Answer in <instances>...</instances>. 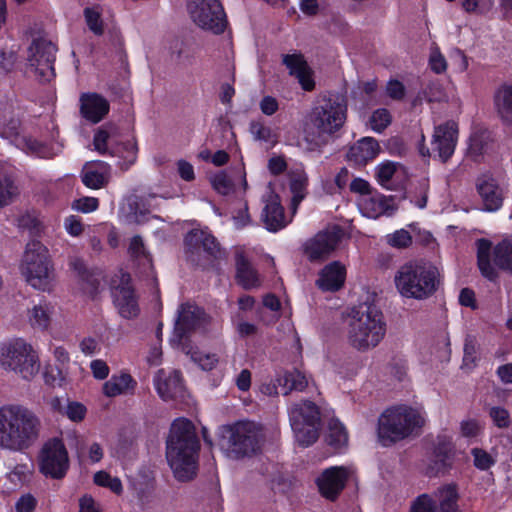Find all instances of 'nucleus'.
Here are the masks:
<instances>
[{
    "mask_svg": "<svg viewBox=\"0 0 512 512\" xmlns=\"http://www.w3.org/2000/svg\"><path fill=\"white\" fill-rule=\"evenodd\" d=\"M43 425L40 417L20 404L0 407V449L23 453L40 440Z\"/></svg>",
    "mask_w": 512,
    "mask_h": 512,
    "instance_id": "obj_1",
    "label": "nucleus"
},
{
    "mask_svg": "<svg viewBox=\"0 0 512 512\" xmlns=\"http://www.w3.org/2000/svg\"><path fill=\"white\" fill-rule=\"evenodd\" d=\"M199 440L195 427L185 418L176 419L166 441V458L175 478L193 479L198 469Z\"/></svg>",
    "mask_w": 512,
    "mask_h": 512,
    "instance_id": "obj_2",
    "label": "nucleus"
},
{
    "mask_svg": "<svg viewBox=\"0 0 512 512\" xmlns=\"http://www.w3.org/2000/svg\"><path fill=\"white\" fill-rule=\"evenodd\" d=\"M345 332L347 342L352 348L366 352L377 347L384 339L386 322L376 306L363 303L347 314Z\"/></svg>",
    "mask_w": 512,
    "mask_h": 512,
    "instance_id": "obj_3",
    "label": "nucleus"
},
{
    "mask_svg": "<svg viewBox=\"0 0 512 512\" xmlns=\"http://www.w3.org/2000/svg\"><path fill=\"white\" fill-rule=\"evenodd\" d=\"M426 421L425 412L406 404L386 409L378 420V439L383 446L417 434Z\"/></svg>",
    "mask_w": 512,
    "mask_h": 512,
    "instance_id": "obj_4",
    "label": "nucleus"
},
{
    "mask_svg": "<svg viewBox=\"0 0 512 512\" xmlns=\"http://www.w3.org/2000/svg\"><path fill=\"white\" fill-rule=\"evenodd\" d=\"M346 120V106L331 99L314 107L303 123V137L311 149L326 144Z\"/></svg>",
    "mask_w": 512,
    "mask_h": 512,
    "instance_id": "obj_5",
    "label": "nucleus"
},
{
    "mask_svg": "<svg viewBox=\"0 0 512 512\" xmlns=\"http://www.w3.org/2000/svg\"><path fill=\"white\" fill-rule=\"evenodd\" d=\"M439 277L438 269L431 263L410 261L397 270L394 283L401 296L423 300L435 293Z\"/></svg>",
    "mask_w": 512,
    "mask_h": 512,
    "instance_id": "obj_6",
    "label": "nucleus"
},
{
    "mask_svg": "<svg viewBox=\"0 0 512 512\" xmlns=\"http://www.w3.org/2000/svg\"><path fill=\"white\" fill-rule=\"evenodd\" d=\"M265 440V431L261 425L252 421H239L222 428L220 446L228 458L240 459L259 453Z\"/></svg>",
    "mask_w": 512,
    "mask_h": 512,
    "instance_id": "obj_7",
    "label": "nucleus"
},
{
    "mask_svg": "<svg viewBox=\"0 0 512 512\" xmlns=\"http://www.w3.org/2000/svg\"><path fill=\"white\" fill-rule=\"evenodd\" d=\"M20 270L26 282L33 288L49 290L54 269L47 247L38 240L27 243Z\"/></svg>",
    "mask_w": 512,
    "mask_h": 512,
    "instance_id": "obj_8",
    "label": "nucleus"
},
{
    "mask_svg": "<svg viewBox=\"0 0 512 512\" xmlns=\"http://www.w3.org/2000/svg\"><path fill=\"white\" fill-rule=\"evenodd\" d=\"M56 52V45L48 38L33 37L27 48L26 71L41 83L51 81L55 77Z\"/></svg>",
    "mask_w": 512,
    "mask_h": 512,
    "instance_id": "obj_9",
    "label": "nucleus"
},
{
    "mask_svg": "<svg viewBox=\"0 0 512 512\" xmlns=\"http://www.w3.org/2000/svg\"><path fill=\"white\" fill-rule=\"evenodd\" d=\"M289 419L296 441L302 446L313 444L319 436L320 410L311 401H302L291 406Z\"/></svg>",
    "mask_w": 512,
    "mask_h": 512,
    "instance_id": "obj_10",
    "label": "nucleus"
},
{
    "mask_svg": "<svg viewBox=\"0 0 512 512\" xmlns=\"http://www.w3.org/2000/svg\"><path fill=\"white\" fill-rule=\"evenodd\" d=\"M2 364L18 373L23 379H32L39 371L38 357L32 347L22 340H16L3 347Z\"/></svg>",
    "mask_w": 512,
    "mask_h": 512,
    "instance_id": "obj_11",
    "label": "nucleus"
},
{
    "mask_svg": "<svg viewBox=\"0 0 512 512\" xmlns=\"http://www.w3.org/2000/svg\"><path fill=\"white\" fill-rule=\"evenodd\" d=\"M187 9L198 27L214 34L224 31L226 17L219 0H188Z\"/></svg>",
    "mask_w": 512,
    "mask_h": 512,
    "instance_id": "obj_12",
    "label": "nucleus"
},
{
    "mask_svg": "<svg viewBox=\"0 0 512 512\" xmlns=\"http://www.w3.org/2000/svg\"><path fill=\"white\" fill-rule=\"evenodd\" d=\"M68 468V452L63 441L59 438L47 441L41 451V473L53 479H62Z\"/></svg>",
    "mask_w": 512,
    "mask_h": 512,
    "instance_id": "obj_13",
    "label": "nucleus"
},
{
    "mask_svg": "<svg viewBox=\"0 0 512 512\" xmlns=\"http://www.w3.org/2000/svg\"><path fill=\"white\" fill-rule=\"evenodd\" d=\"M342 238L343 230L340 227H327L305 243V254L311 261L324 260L338 248Z\"/></svg>",
    "mask_w": 512,
    "mask_h": 512,
    "instance_id": "obj_14",
    "label": "nucleus"
},
{
    "mask_svg": "<svg viewBox=\"0 0 512 512\" xmlns=\"http://www.w3.org/2000/svg\"><path fill=\"white\" fill-rule=\"evenodd\" d=\"M185 245L188 258L195 263L200 262L202 253L213 258H217L221 254L218 242L205 230L190 231L185 237Z\"/></svg>",
    "mask_w": 512,
    "mask_h": 512,
    "instance_id": "obj_15",
    "label": "nucleus"
},
{
    "mask_svg": "<svg viewBox=\"0 0 512 512\" xmlns=\"http://www.w3.org/2000/svg\"><path fill=\"white\" fill-rule=\"evenodd\" d=\"M349 470L345 467H330L322 471L315 479V484L322 497L335 501L345 487Z\"/></svg>",
    "mask_w": 512,
    "mask_h": 512,
    "instance_id": "obj_16",
    "label": "nucleus"
},
{
    "mask_svg": "<svg viewBox=\"0 0 512 512\" xmlns=\"http://www.w3.org/2000/svg\"><path fill=\"white\" fill-rule=\"evenodd\" d=\"M458 138V126L447 121L435 127L431 141V150L442 162H446L454 153Z\"/></svg>",
    "mask_w": 512,
    "mask_h": 512,
    "instance_id": "obj_17",
    "label": "nucleus"
},
{
    "mask_svg": "<svg viewBox=\"0 0 512 512\" xmlns=\"http://www.w3.org/2000/svg\"><path fill=\"white\" fill-rule=\"evenodd\" d=\"M263 203L264 207L261 218L266 228L271 232H277L283 229L288 224V221L285 217L280 198L274 192L270 184L266 187V191L263 195Z\"/></svg>",
    "mask_w": 512,
    "mask_h": 512,
    "instance_id": "obj_18",
    "label": "nucleus"
},
{
    "mask_svg": "<svg viewBox=\"0 0 512 512\" xmlns=\"http://www.w3.org/2000/svg\"><path fill=\"white\" fill-rule=\"evenodd\" d=\"M205 323L204 311L192 304H183L178 310V318L174 328V338H177L179 344L189 333L203 326Z\"/></svg>",
    "mask_w": 512,
    "mask_h": 512,
    "instance_id": "obj_19",
    "label": "nucleus"
},
{
    "mask_svg": "<svg viewBox=\"0 0 512 512\" xmlns=\"http://www.w3.org/2000/svg\"><path fill=\"white\" fill-rule=\"evenodd\" d=\"M358 205L362 214L372 219L382 215H391L396 210L393 199L378 192L361 196Z\"/></svg>",
    "mask_w": 512,
    "mask_h": 512,
    "instance_id": "obj_20",
    "label": "nucleus"
},
{
    "mask_svg": "<svg viewBox=\"0 0 512 512\" xmlns=\"http://www.w3.org/2000/svg\"><path fill=\"white\" fill-rule=\"evenodd\" d=\"M80 114L91 123H98L109 112V102L98 93H82L79 98Z\"/></svg>",
    "mask_w": 512,
    "mask_h": 512,
    "instance_id": "obj_21",
    "label": "nucleus"
},
{
    "mask_svg": "<svg viewBox=\"0 0 512 512\" xmlns=\"http://www.w3.org/2000/svg\"><path fill=\"white\" fill-rule=\"evenodd\" d=\"M283 64L294 76L305 91H311L315 87L314 73L301 54H286L282 58Z\"/></svg>",
    "mask_w": 512,
    "mask_h": 512,
    "instance_id": "obj_22",
    "label": "nucleus"
},
{
    "mask_svg": "<svg viewBox=\"0 0 512 512\" xmlns=\"http://www.w3.org/2000/svg\"><path fill=\"white\" fill-rule=\"evenodd\" d=\"M476 186L486 211L493 212L502 206L503 190L493 177L488 175L479 177Z\"/></svg>",
    "mask_w": 512,
    "mask_h": 512,
    "instance_id": "obj_23",
    "label": "nucleus"
},
{
    "mask_svg": "<svg viewBox=\"0 0 512 512\" xmlns=\"http://www.w3.org/2000/svg\"><path fill=\"white\" fill-rule=\"evenodd\" d=\"M68 265L78 277L84 292L94 297L100 285L101 273L88 269L85 261L77 256L69 257Z\"/></svg>",
    "mask_w": 512,
    "mask_h": 512,
    "instance_id": "obj_24",
    "label": "nucleus"
},
{
    "mask_svg": "<svg viewBox=\"0 0 512 512\" xmlns=\"http://www.w3.org/2000/svg\"><path fill=\"white\" fill-rule=\"evenodd\" d=\"M345 278V266L338 261H334L320 271L316 284L322 291L334 292L343 286Z\"/></svg>",
    "mask_w": 512,
    "mask_h": 512,
    "instance_id": "obj_25",
    "label": "nucleus"
},
{
    "mask_svg": "<svg viewBox=\"0 0 512 512\" xmlns=\"http://www.w3.org/2000/svg\"><path fill=\"white\" fill-rule=\"evenodd\" d=\"M154 382L158 394L164 400L174 399L183 394L181 376L177 371L166 373L164 370H159Z\"/></svg>",
    "mask_w": 512,
    "mask_h": 512,
    "instance_id": "obj_26",
    "label": "nucleus"
},
{
    "mask_svg": "<svg viewBox=\"0 0 512 512\" xmlns=\"http://www.w3.org/2000/svg\"><path fill=\"white\" fill-rule=\"evenodd\" d=\"M81 179L88 188H103L109 181V166L101 161L86 163L82 169Z\"/></svg>",
    "mask_w": 512,
    "mask_h": 512,
    "instance_id": "obj_27",
    "label": "nucleus"
},
{
    "mask_svg": "<svg viewBox=\"0 0 512 512\" xmlns=\"http://www.w3.org/2000/svg\"><path fill=\"white\" fill-rule=\"evenodd\" d=\"M379 144L372 137H364L352 145L348 151V160L362 165L374 159L379 153Z\"/></svg>",
    "mask_w": 512,
    "mask_h": 512,
    "instance_id": "obj_28",
    "label": "nucleus"
},
{
    "mask_svg": "<svg viewBox=\"0 0 512 512\" xmlns=\"http://www.w3.org/2000/svg\"><path fill=\"white\" fill-rule=\"evenodd\" d=\"M111 293L119 313L128 317V275L123 269L111 279Z\"/></svg>",
    "mask_w": 512,
    "mask_h": 512,
    "instance_id": "obj_29",
    "label": "nucleus"
},
{
    "mask_svg": "<svg viewBox=\"0 0 512 512\" xmlns=\"http://www.w3.org/2000/svg\"><path fill=\"white\" fill-rule=\"evenodd\" d=\"M308 187V175L303 168H297L290 173V191L292 194V209L296 211L298 205L306 197Z\"/></svg>",
    "mask_w": 512,
    "mask_h": 512,
    "instance_id": "obj_30",
    "label": "nucleus"
},
{
    "mask_svg": "<svg viewBox=\"0 0 512 512\" xmlns=\"http://www.w3.org/2000/svg\"><path fill=\"white\" fill-rule=\"evenodd\" d=\"M236 271L237 280L245 289L254 288L259 285L256 271L241 251L236 253Z\"/></svg>",
    "mask_w": 512,
    "mask_h": 512,
    "instance_id": "obj_31",
    "label": "nucleus"
},
{
    "mask_svg": "<svg viewBox=\"0 0 512 512\" xmlns=\"http://www.w3.org/2000/svg\"><path fill=\"white\" fill-rule=\"evenodd\" d=\"M494 104L501 119L512 124V86L503 85L498 88L494 95Z\"/></svg>",
    "mask_w": 512,
    "mask_h": 512,
    "instance_id": "obj_32",
    "label": "nucleus"
},
{
    "mask_svg": "<svg viewBox=\"0 0 512 512\" xmlns=\"http://www.w3.org/2000/svg\"><path fill=\"white\" fill-rule=\"evenodd\" d=\"M433 498L437 501L439 512H457L458 511V492L455 486L447 485L439 488L433 494Z\"/></svg>",
    "mask_w": 512,
    "mask_h": 512,
    "instance_id": "obj_33",
    "label": "nucleus"
},
{
    "mask_svg": "<svg viewBox=\"0 0 512 512\" xmlns=\"http://www.w3.org/2000/svg\"><path fill=\"white\" fill-rule=\"evenodd\" d=\"M490 135L485 131L475 132L469 139L468 155L474 161H480L492 148Z\"/></svg>",
    "mask_w": 512,
    "mask_h": 512,
    "instance_id": "obj_34",
    "label": "nucleus"
},
{
    "mask_svg": "<svg viewBox=\"0 0 512 512\" xmlns=\"http://www.w3.org/2000/svg\"><path fill=\"white\" fill-rule=\"evenodd\" d=\"M325 439L328 445L335 449H340L347 445L348 433L338 419H331L329 421Z\"/></svg>",
    "mask_w": 512,
    "mask_h": 512,
    "instance_id": "obj_35",
    "label": "nucleus"
},
{
    "mask_svg": "<svg viewBox=\"0 0 512 512\" xmlns=\"http://www.w3.org/2000/svg\"><path fill=\"white\" fill-rule=\"evenodd\" d=\"M491 243L486 239H479L477 241V258L478 266L484 277L489 280L496 278V271L489 261Z\"/></svg>",
    "mask_w": 512,
    "mask_h": 512,
    "instance_id": "obj_36",
    "label": "nucleus"
},
{
    "mask_svg": "<svg viewBox=\"0 0 512 512\" xmlns=\"http://www.w3.org/2000/svg\"><path fill=\"white\" fill-rule=\"evenodd\" d=\"M280 386L284 387L283 394L287 395L292 390L303 391L308 386V378L298 370L286 372L277 379Z\"/></svg>",
    "mask_w": 512,
    "mask_h": 512,
    "instance_id": "obj_37",
    "label": "nucleus"
},
{
    "mask_svg": "<svg viewBox=\"0 0 512 512\" xmlns=\"http://www.w3.org/2000/svg\"><path fill=\"white\" fill-rule=\"evenodd\" d=\"M403 173V167L395 162H383L377 167V179L386 188H390V182L395 176Z\"/></svg>",
    "mask_w": 512,
    "mask_h": 512,
    "instance_id": "obj_38",
    "label": "nucleus"
},
{
    "mask_svg": "<svg viewBox=\"0 0 512 512\" xmlns=\"http://www.w3.org/2000/svg\"><path fill=\"white\" fill-rule=\"evenodd\" d=\"M182 349L186 354H190L191 360L202 370L210 371L214 369L219 362V358L215 353H205L198 350L192 351L191 349H186L184 345Z\"/></svg>",
    "mask_w": 512,
    "mask_h": 512,
    "instance_id": "obj_39",
    "label": "nucleus"
},
{
    "mask_svg": "<svg viewBox=\"0 0 512 512\" xmlns=\"http://www.w3.org/2000/svg\"><path fill=\"white\" fill-rule=\"evenodd\" d=\"M53 307L47 303L35 305L30 312V322L33 326L46 329L50 324Z\"/></svg>",
    "mask_w": 512,
    "mask_h": 512,
    "instance_id": "obj_40",
    "label": "nucleus"
},
{
    "mask_svg": "<svg viewBox=\"0 0 512 512\" xmlns=\"http://www.w3.org/2000/svg\"><path fill=\"white\" fill-rule=\"evenodd\" d=\"M462 368L471 371L478 360V343L474 336L467 335L464 341Z\"/></svg>",
    "mask_w": 512,
    "mask_h": 512,
    "instance_id": "obj_41",
    "label": "nucleus"
},
{
    "mask_svg": "<svg viewBox=\"0 0 512 512\" xmlns=\"http://www.w3.org/2000/svg\"><path fill=\"white\" fill-rule=\"evenodd\" d=\"M494 261L503 268L512 271V245L508 241H502L494 249Z\"/></svg>",
    "mask_w": 512,
    "mask_h": 512,
    "instance_id": "obj_42",
    "label": "nucleus"
},
{
    "mask_svg": "<svg viewBox=\"0 0 512 512\" xmlns=\"http://www.w3.org/2000/svg\"><path fill=\"white\" fill-rule=\"evenodd\" d=\"M128 388V374L122 373L120 376H112L110 380L103 385V393L107 397H115L122 394Z\"/></svg>",
    "mask_w": 512,
    "mask_h": 512,
    "instance_id": "obj_43",
    "label": "nucleus"
},
{
    "mask_svg": "<svg viewBox=\"0 0 512 512\" xmlns=\"http://www.w3.org/2000/svg\"><path fill=\"white\" fill-rule=\"evenodd\" d=\"M213 188L222 195H228L235 189V180L225 171L213 175L210 179Z\"/></svg>",
    "mask_w": 512,
    "mask_h": 512,
    "instance_id": "obj_44",
    "label": "nucleus"
},
{
    "mask_svg": "<svg viewBox=\"0 0 512 512\" xmlns=\"http://www.w3.org/2000/svg\"><path fill=\"white\" fill-rule=\"evenodd\" d=\"M17 195L18 188L14 181L10 177L0 175V207L10 204Z\"/></svg>",
    "mask_w": 512,
    "mask_h": 512,
    "instance_id": "obj_45",
    "label": "nucleus"
},
{
    "mask_svg": "<svg viewBox=\"0 0 512 512\" xmlns=\"http://www.w3.org/2000/svg\"><path fill=\"white\" fill-rule=\"evenodd\" d=\"M408 512H439V510L437 508V501L433 496L424 493L411 502Z\"/></svg>",
    "mask_w": 512,
    "mask_h": 512,
    "instance_id": "obj_46",
    "label": "nucleus"
},
{
    "mask_svg": "<svg viewBox=\"0 0 512 512\" xmlns=\"http://www.w3.org/2000/svg\"><path fill=\"white\" fill-rule=\"evenodd\" d=\"M101 9L99 6L87 7L84 9V17L89 29L96 35H102L104 32L101 19Z\"/></svg>",
    "mask_w": 512,
    "mask_h": 512,
    "instance_id": "obj_47",
    "label": "nucleus"
},
{
    "mask_svg": "<svg viewBox=\"0 0 512 512\" xmlns=\"http://www.w3.org/2000/svg\"><path fill=\"white\" fill-rule=\"evenodd\" d=\"M392 117L389 111L385 108L375 110L369 118V125L371 129L377 133H381L391 123Z\"/></svg>",
    "mask_w": 512,
    "mask_h": 512,
    "instance_id": "obj_48",
    "label": "nucleus"
},
{
    "mask_svg": "<svg viewBox=\"0 0 512 512\" xmlns=\"http://www.w3.org/2000/svg\"><path fill=\"white\" fill-rule=\"evenodd\" d=\"M94 483L98 486L107 487L116 494H120L123 490L120 479L117 477H111V475L105 471H98L95 473Z\"/></svg>",
    "mask_w": 512,
    "mask_h": 512,
    "instance_id": "obj_49",
    "label": "nucleus"
},
{
    "mask_svg": "<svg viewBox=\"0 0 512 512\" xmlns=\"http://www.w3.org/2000/svg\"><path fill=\"white\" fill-rule=\"evenodd\" d=\"M429 193V182L423 179L419 182L415 190L410 194V201L419 209H424L427 205Z\"/></svg>",
    "mask_w": 512,
    "mask_h": 512,
    "instance_id": "obj_50",
    "label": "nucleus"
},
{
    "mask_svg": "<svg viewBox=\"0 0 512 512\" xmlns=\"http://www.w3.org/2000/svg\"><path fill=\"white\" fill-rule=\"evenodd\" d=\"M131 256L139 259V264L144 267L150 266L151 264L150 256L144 247L142 239L138 236L133 237L130 241V257Z\"/></svg>",
    "mask_w": 512,
    "mask_h": 512,
    "instance_id": "obj_51",
    "label": "nucleus"
},
{
    "mask_svg": "<svg viewBox=\"0 0 512 512\" xmlns=\"http://www.w3.org/2000/svg\"><path fill=\"white\" fill-rule=\"evenodd\" d=\"M471 454L473 456L474 466L479 470H488L496 462L495 458L490 453L481 448H473Z\"/></svg>",
    "mask_w": 512,
    "mask_h": 512,
    "instance_id": "obj_52",
    "label": "nucleus"
},
{
    "mask_svg": "<svg viewBox=\"0 0 512 512\" xmlns=\"http://www.w3.org/2000/svg\"><path fill=\"white\" fill-rule=\"evenodd\" d=\"M482 431L483 426L477 419L467 418L460 422V433L465 438H477Z\"/></svg>",
    "mask_w": 512,
    "mask_h": 512,
    "instance_id": "obj_53",
    "label": "nucleus"
},
{
    "mask_svg": "<svg viewBox=\"0 0 512 512\" xmlns=\"http://www.w3.org/2000/svg\"><path fill=\"white\" fill-rule=\"evenodd\" d=\"M493 0H462V8L467 13L485 14L493 7Z\"/></svg>",
    "mask_w": 512,
    "mask_h": 512,
    "instance_id": "obj_54",
    "label": "nucleus"
},
{
    "mask_svg": "<svg viewBox=\"0 0 512 512\" xmlns=\"http://www.w3.org/2000/svg\"><path fill=\"white\" fill-rule=\"evenodd\" d=\"M387 243L395 248H406L412 243L410 233L405 229L396 230L394 233L387 235Z\"/></svg>",
    "mask_w": 512,
    "mask_h": 512,
    "instance_id": "obj_55",
    "label": "nucleus"
},
{
    "mask_svg": "<svg viewBox=\"0 0 512 512\" xmlns=\"http://www.w3.org/2000/svg\"><path fill=\"white\" fill-rule=\"evenodd\" d=\"M489 416L493 423L500 429H505L510 426V414L508 410L500 406L491 407L489 410Z\"/></svg>",
    "mask_w": 512,
    "mask_h": 512,
    "instance_id": "obj_56",
    "label": "nucleus"
},
{
    "mask_svg": "<svg viewBox=\"0 0 512 512\" xmlns=\"http://www.w3.org/2000/svg\"><path fill=\"white\" fill-rule=\"evenodd\" d=\"M429 65L431 69L437 73H443L447 69V62L444 55L440 52L438 47H433L431 49Z\"/></svg>",
    "mask_w": 512,
    "mask_h": 512,
    "instance_id": "obj_57",
    "label": "nucleus"
},
{
    "mask_svg": "<svg viewBox=\"0 0 512 512\" xmlns=\"http://www.w3.org/2000/svg\"><path fill=\"white\" fill-rule=\"evenodd\" d=\"M65 376L58 366H47L44 371L45 383L50 386L61 385Z\"/></svg>",
    "mask_w": 512,
    "mask_h": 512,
    "instance_id": "obj_58",
    "label": "nucleus"
},
{
    "mask_svg": "<svg viewBox=\"0 0 512 512\" xmlns=\"http://www.w3.org/2000/svg\"><path fill=\"white\" fill-rule=\"evenodd\" d=\"M99 206V200L94 197H82L73 202V208L83 213L95 211Z\"/></svg>",
    "mask_w": 512,
    "mask_h": 512,
    "instance_id": "obj_59",
    "label": "nucleus"
},
{
    "mask_svg": "<svg viewBox=\"0 0 512 512\" xmlns=\"http://www.w3.org/2000/svg\"><path fill=\"white\" fill-rule=\"evenodd\" d=\"M86 414V408L83 404L79 402H71L68 404L66 409L67 417L74 421L79 422L82 421Z\"/></svg>",
    "mask_w": 512,
    "mask_h": 512,
    "instance_id": "obj_60",
    "label": "nucleus"
},
{
    "mask_svg": "<svg viewBox=\"0 0 512 512\" xmlns=\"http://www.w3.org/2000/svg\"><path fill=\"white\" fill-rule=\"evenodd\" d=\"M386 93L394 100H401L405 96V87L398 80H390L386 85Z\"/></svg>",
    "mask_w": 512,
    "mask_h": 512,
    "instance_id": "obj_61",
    "label": "nucleus"
},
{
    "mask_svg": "<svg viewBox=\"0 0 512 512\" xmlns=\"http://www.w3.org/2000/svg\"><path fill=\"white\" fill-rule=\"evenodd\" d=\"M250 131L258 140L269 141L272 137L271 129L260 122L251 123Z\"/></svg>",
    "mask_w": 512,
    "mask_h": 512,
    "instance_id": "obj_62",
    "label": "nucleus"
},
{
    "mask_svg": "<svg viewBox=\"0 0 512 512\" xmlns=\"http://www.w3.org/2000/svg\"><path fill=\"white\" fill-rule=\"evenodd\" d=\"M90 368L94 378L98 380H104L109 375V367L103 360H93L90 364Z\"/></svg>",
    "mask_w": 512,
    "mask_h": 512,
    "instance_id": "obj_63",
    "label": "nucleus"
},
{
    "mask_svg": "<svg viewBox=\"0 0 512 512\" xmlns=\"http://www.w3.org/2000/svg\"><path fill=\"white\" fill-rule=\"evenodd\" d=\"M177 165V171L181 179L184 181H192L195 178V172L194 167L191 163L187 162L186 160H179L176 163Z\"/></svg>",
    "mask_w": 512,
    "mask_h": 512,
    "instance_id": "obj_64",
    "label": "nucleus"
}]
</instances>
